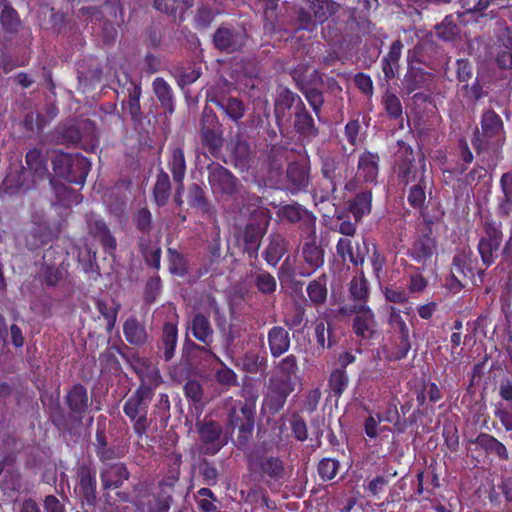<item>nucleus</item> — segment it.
Wrapping results in <instances>:
<instances>
[{
  "label": "nucleus",
  "mask_w": 512,
  "mask_h": 512,
  "mask_svg": "<svg viewBox=\"0 0 512 512\" xmlns=\"http://www.w3.org/2000/svg\"><path fill=\"white\" fill-rule=\"evenodd\" d=\"M248 469L265 483L283 482L286 477L284 461L274 455L254 453L248 457Z\"/></svg>",
  "instance_id": "obj_9"
},
{
  "label": "nucleus",
  "mask_w": 512,
  "mask_h": 512,
  "mask_svg": "<svg viewBox=\"0 0 512 512\" xmlns=\"http://www.w3.org/2000/svg\"><path fill=\"white\" fill-rule=\"evenodd\" d=\"M303 105L304 102L297 93L288 88L280 90L274 104V113L279 129H282L288 122V117L290 116L289 111L293 110L294 112L298 107Z\"/></svg>",
  "instance_id": "obj_25"
},
{
  "label": "nucleus",
  "mask_w": 512,
  "mask_h": 512,
  "mask_svg": "<svg viewBox=\"0 0 512 512\" xmlns=\"http://www.w3.org/2000/svg\"><path fill=\"white\" fill-rule=\"evenodd\" d=\"M276 214L282 221H286L290 224H298L302 231L315 237L317 218L312 211L308 210L303 205L297 202L281 204Z\"/></svg>",
  "instance_id": "obj_13"
},
{
  "label": "nucleus",
  "mask_w": 512,
  "mask_h": 512,
  "mask_svg": "<svg viewBox=\"0 0 512 512\" xmlns=\"http://www.w3.org/2000/svg\"><path fill=\"white\" fill-rule=\"evenodd\" d=\"M156 10L182 22L185 12L194 6L193 0H153Z\"/></svg>",
  "instance_id": "obj_38"
},
{
  "label": "nucleus",
  "mask_w": 512,
  "mask_h": 512,
  "mask_svg": "<svg viewBox=\"0 0 512 512\" xmlns=\"http://www.w3.org/2000/svg\"><path fill=\"white\" fill-rule=\"evenodd\" d=\"M200 139L202 146L213 157L220 155L224 145L223 125L208 105L204 106L200 119Z\"/></svg>",
  "instance_id": "obj_7"
},
{
  "label": "nucleus",
  "mask_w": 512,
  "mask_h": 512,
  "mask_svg": "<svg viewBox=\"0 0 512 512\" xmlns=\"http://www.w3.org/2000/svg\"><path fill=\"white\" fill-rule=\"evenodd\" d=\"M52 167L56 176L70 183L83 185L90 171L91 163L79 153L61 152L52 159Z\"/></svg>",
  "instance_id": "obj_6"
},
{
  "label": "nucleus",
  "mask_w": 512,
  "mask_h": 512,
  "mask_svg": "<svg viewBox=\"0 0 512 512\" xmlns=\"http://www.w3.org/2000/svg\"><path fill=\"white\" fill-rule=\"evenodd\" d=\"M436 254L437 242L435 238L431 236V233L418 236L406 252V255L420 264L422 268L431 263L433 256Z\"/></svg>",
  "instance_id": "obj_22"
},
{
  "label": "nucleus",
  "mask_w": 512,
  "mask_h": 512,
  "mask_svg": "<svg viewBox=\"0 0 512 512\" xmlns=\"http://www.w3.org/2000/svg\"><path fill=\"white\" fill-rule=\"evenodd\" d=\"M292 120L294 131L301 137L313 140L319 135V128L312 114L306 108V105L298 107L288 117V122Z\"/></svg>",
  "instance_id": "obj_27"
},
{
  "label": "nucleus",
  "mask_w": 512,
  "mask_h": 512,
  "mask_svg": "<svg viewBox=\"0 0 512 512\" xmlns=\"http://www.w3.org/2000/svg\"><path fill=\"white\" fill-rule=\"evenodd\" d=\"M153 199L158 207H163L167 204L171 194V182L167 172L160 169L157 176L156 182L153 187Z\"/></svg>",
  "instance_id": "obj_49"
},
{
  "label": "nucleus",
  "mask_w": 512,
  "mask_h": 512,
  "mask_svg": "<svg viewBox=\"0 0 512 512\" xmlns=\"http://www.w3.org/2000/svg\"><path fill=\"white\" fill-rule=\"evenodd\" d=\"M57 135L62 144H79L81 140L79 122H68L60 125L57 130Z\"/></svg>",
  "instance_id": "obj_62"
},
{
  "label": "nucleus",
  "mask_w": 512,
  "mask_h": 512,
  "mask_svg": "<svg viewBox=\"0 0 512 512\" xmlns=\"http://www.w3.org/2000/svg\"><path fill=\"white\" fill-rule=\"evenodd\" d=\"M127 94V100L123 102V108L127 109L131 119L134 123H141L143 120V113L140 105V98L142 95L141 84L129 80L124 86Z\"/></svg>",
  "instance_id": "obj_31"
},
{
  "label": "nucleus",
  "mask_w": 512,
  "mask_h": 512,
  "mask_svg": "<svg viewBox=\"0 0 512 512\" xmlns=\"http://www.w3.org/2000/svg\"><path fill=\"white\" fill-rule=\"evenodd\" d=\"M178 342V327L176 323L166 322L162 327L161 337L157 344V355L166 362L175 356Z\"/></svg>",
  "instance_id": "obj_28"
},
{
  "label": "nucleus",
  "mask_w": 512,
  "mask_h": 512,
  "mask_svg": "<svg viewBox=\"0 0 512 512\" xmlns=\"http://www.w3.org/2000/svg\"><path fill=\"white\" fill-rule=\"evenodd\" d=\"M482 233L478 239L477 252L485 269L495 264L501 255L504 242L503 225L500 220L486 216L481 222Z\"/></svg>",
  "instance_id": "obj_5"
},
{
  "label": "nucleus",
  "mask_w": 512,
  "mask_h": 512,
  "mask_svg": "<svg viewBox=\"0 0 512 512\" xmlns=\"http://www.w3.org/2000/svg\"><path fill=\"white\" fill-rule=\"evenodd\" d=\"M380 155L378 152L364 150L358 156L357 171L354 179L348 181L344 189L353 192L357 188V183L376 185L380 173Z\"/></svg>",
  "instance_id": "obj_10"
},
{
  "label": "nucleus",
  "mask_w": 512,
  "mask_h": 512,
  "mask_svg": "<svg viewBox=\"0 0 512 512\" xmlns=\"http://www.w3.org/2000/svg\"><path fill=\"white\" fill-rule=\"evenodd\" d=\"M381 104L387 116L392 120L402 119L403 107L400 98L389 89L382 96Z\"/></svg>",
  "instance_id": "obj_56"
},
{
  "label": "nucleus",
  "mask_w": 512,
  "mask_h": 512,
  "mask_svg": "<svg viewBox=\"0 0 512 512\" xmlns=\"http://www.w3.org/2000/svg\"><path fill=\"white\" fill-rule=\"evenodd\" d=\"M247 34L243 28L220 26L213 35L215 47L226 53L240 50L246 42Z\"/></svg>",
  "instance_id": "obj_21"
},
{
  "label": "nucleus",
  "mask_w": 512,
  "mask_h": 512,
  "mask_svg": "<svg viewBox=\"0 0 512 512\" xmlns=\"http://www.w3.org/2000/svg\"><path fill=\"white\" fill-rule=\"evenodd\" d=\"M373 193L371 189H364L347 200L348 211L353 215L355 222H361L372 210Z\"/></svg>",
  "instance_id": "obj_30"
},
{
  "label": "nucleus",
  "mask_w": 512,
  "mask_h": 512,
  "mask_svg": "<svg viewBox=\"0 0 512 512\" xmlns=\"http://www.w3.org/2000/svg\"><path fill=\"white\" fill-rule=\"evenodd\" d=\"M92 403L88 389L81 383L73 384L64 396L69 420L79 426L82 425L83 419L89 413Z\"/></svg>",
  "instance_id": "obj_12"
},
{
  "label": "nucleus",
  "mask_w": 512,
  "mask_h": 512,
  "mask_svg": "<svg viewBox=\"0 0 512 512\" xmlns=\"http://www.w3.org/2000/svg\"><path fill=\"white\" fill-rule=\"evenodd\" d=\"M408 188L407 202L415 210L427 208V190L431 193L432 181L428 178L414 182L406 186Z\"/></svg>",
  "instance_id": "obj_36"
},
{
  "label": "nucleus",
  "mask_w": 512,
  "mask_h": 512,
  "mask_svg": "<svg viewBox=\"0 0 512 512\" xmlns=\"http://www.w3.org/2000/svg\"><path fill=\"white\" fill-rule=\"evenodd\" d=\"M293 390V382L289 379L278 377L270 378L267 392L264 396V405L271 414L280 412Z\"/></svg>",
  "instance_id": "obj_18"
},
{
  "label": "nucleus",
  "mask_w": 512,
  "mask_h": 512,
  "mask_svg": "<svg viewBox=\"0 0 512 512\" xmlns=\"http://www.w3.org/2000/svg\"><path fill=\"white\" fill-rule=\"evenodd\" d=\"M79 132L81 140L79 145L86 152L93 153L99 147V135L94 121L85 119L79 122Z\"/></svg>",
  "instance_id": "obj_42"
},
{
  "label": "nucleus",
  "mask_w": 512,
  "mask_h": 512,
  "mask_svg": "<svg viewBox=\"0 0 512 512\" xmlns=\"http://www.w3.org/2000/svg\"><path fill=\"white\" fill-rule=\"evenodd\" d=\"M218 108L221 109L225 115L235 123H238L243 118L246 110L244 103L236 97L228 98L223 103V106Z\"/></svg>",
  "instance_id": "obj_61"
},
{
  "label": "nucleus",
  "mask_w": 512,
  "mask_h": 512,
  "mask_svg": "<svg viewBox=\"0 0 512 512\" xmlns=\"http://www.w3.org/2000/svg\"><path fill=\"white\" fill-rule=\"evenodd\" d=\"M152 88L155 96L164 109L166 115H172L175 111L174 94L169 83L162 77L153 80Z\"/></svg>",
  "instance_id": "obj_39"
},
{
  "label": "nucleus",
  "mask_w": 512,
  "mask_h": 512,
  "mask_svg": "<svg viewBox=\"0 0 512 512\" xmlns=\"http://www.w3.org/2000/svg\"><path fill=\"white\" fill-rule=\"evenodd\" d=\"M349 378L344 369H334L328 379V386L332 394L339 398L347 389Z\"/></svg>",
  "instance_id": "obj_59"
},
{
  "label": "nucleus",
  "mask_w": 512,
  "mask_h": 512,
  "mask_svg": "<svg viewBox=\"0 0 512 512\" xmlns=\"http://www.w3.org/2000/svg\"><path fill=\"white\" fill-rule=\"evenodd\" d=\"M187 202L191 208H198L203 212L209 210V201L206 197L204 184L192 183L187 190Z\"/></svg>",
  "instance_id": "obj_53"
},
{
  "label": "nucleus",
  "mask_w": 512,
  "mask_h": 512,
  "mask_svg": "<svg viewBox=\"0 0 512 512\" xmlns=\"http://www.w3.org/2000/svg\"><path fill=\"white\" fill-rule=\"evenodd\" d=\"M75 493L82 503L94 506L97 499L96 469L90 463H81L76 469Z\"/></svg>",
  "instance_id": "obj_15"
},
{
  "label": "nucleus",
  "mask_w": 512,
  "mask_h": 512,
  "mask_svg": "<svg viewBox=\"0 0 512 512\" xmlns=\"http://www.w3.org/2000/svg\"><path fill=\"white\" fill-rule=\"evenodd\" d=\"M187 332L201 344L186 338L184 348L188 351H198L206 356H215V353L210 348L213 343L214 330L212 328L210 319L203 313H195L188 321Z\"/></svg>",
  "instance_id": "obj_8"
},
{
  "label": "nucleus",
  "mask_w": 512,
  "mask_h": 512,
  "mask_svg": "<svg viewBox=\"0 0 512 512\" xmlns=\"http://www.w3.org/2000/svg\"><path fill=\"white\" fill-rule=\"evenodd\" d=\"M391 172L402 187L428 178L424 155L417 159L412 146L401 139L397 141V150L392 156Z\"/></svg>",
  "instance_id": "obj_1"
},
{
  "label": "nucleus",
  "mask_w": 512,
  "mask_h": 512,
  "mask_svg": "<svg viewBox=\"0 0 512 512\" xmlns=\"http://www.w3.org/2000/svg\"><path fill=\"white\" fill-rule=\"evenodd\" d=\"M233 84L224 78H220L214 84L206 89L207 102L215 104L217 107L223 106V103L231 98L230 92Z\"/></svg>",
  "instance_id": "obj_47"
},
{
  "label": "nucleus",
  "mask_w": 512,
  "mask_h": 512,
  "mask_svg": "<svg viewBox=\"0 0 512 512\" xmlns=\"http://www.w3.org/2000/svg\"><path fill=\"white\" fill-rule=\"evenodd\" d=\"M410 349L409 332L395 334L392 338L391 348L387 351L386 358L388 361H400L407 357Z\"/></svg>",
  "instance_id": "obj_50"
},
{
  "label": "nucleus",
  "mask_w": 512,
  "mask_h": 512,
  "mask_svg": "<svg viewBox=\"0 0 512 512\" xmlns=\"http://www.w3.org/2000/svg\"><path fill=\"white\" fill-rule=\"evenodd\" d=\"M125 340L133 346L141 347L148 341L149 335L145 324L135 316H129L123 323Z\"/></svg>",
  "instance_id": "obj_34"
},
{
  "label": "nucleus",
  "mask_w": 512,
  "mask_h": 512,
  "mask_svg": "<svg viewBox=\"0 0 512 512\" xmlns=\"http://www.w3.org/2000/svg\"><path fill=\"white\" fill-rule=\"evenodd\" d=\"M167 167L172 174V178L175 184L184 183L186 176V159L184 150L181 147H174L170 150V156L168 158Z\"/></svg>",
  "instance_id": "obj_43"
},
{
  "label": "nucleus",
  "mask_w": 512,
  "mask_h": 512,
  "mask_svg": "<svg viewBox=\"0 0 512 512\" xmlns=\"http://www.w3.org/2000/svg\"><path fill=\"white\" fill-rule=\"evenodd\" d=\"M196 430L199 436L201 452L213 456L226 444L227 438L223 435V428L215 420L204 418L196 422Z\"/></svg>",
  "instance_id": "obj_11"
},
{
  "label": "nucleus",
  "mask_w": 512,
  "mask_h": 512,
  "mask_svg": "<svg viewBox=\"0 0 512 512\" xmlns=\"http://www.w3.org/2000/svg\"><path fill=\"white\" fill-rule=\"evenodd\" d=\"M313 11L316 27L334 16L340 9V5L333 0H309Z\"/></svg>",
  "instance_id": "obj_48"
},
{
  "label": "nucleus",
  "mask_w": 512,
  "mask_h": 512,
  "mask_svg": "<svg viewBox=\"0 0 512 512\" xmlns=\"http://www.w3.org/2000/svg\"><path fill=\"white\" fill-rule=\"evenodd\" d=\"M286 189L293 195L306 192L310 182V167L305 163L294 161L286 169Z\"/></svg>",
  "instance_id": "obj_24"
},
{
  "label": "nucleus",
  "mask_w": 512,
  "mask_h": 512,
  "mask_svg": "<svg viewBox=\"0 0 512 512\" xmlns=\"http://www.w3.org/2000/svg\"><path fill=\"white\" fill-rule=\"evenodd\" d=\"M431 73L421 67L410 66L403 79V89L410 95L417 90L427 89L431 82Z\"/></svg>",
  "instance_id": "obj_32"
},
{
  "label": "nucleus",
  "mask_w": 512,
  "mask_h": 512,
  "mask_svg": "<svg viewBox=\"0 0 512 512\" xmlns=\"http://www.w3.org/2000/svg\"><path fill=\"white\" fill-rule=\"evenodd\" d=\"M129 478L130 471L123 462L105 464L100 470L102 488L107 491L122 488Z\"/></svg>",
  "instance_id": "obj_26"
},
{
  "label": "nucleus",
  "mask_w": 512,
  "mask_h": 512,
  "mask_svg": "<svg viewBox=\"0 0 512 512\" xmlns=\"http://www.w3.org/2000/svg\"><path fill=\"white\" fill-rule=\"evenodd\" d=\"M231 154L237 164L246 165L251 159V148L249 143L241 138L231 142Z\"/></svg>",
  "instance_id": "obj_64"
},
{
  "label": "nucleus",
  "mask_w": 512,
  "mask_h": 512,
  "mask_svg": "<svg viewBox=\"0 0 512 512\" xmlns=\"http://www.w3.org/2000/svg\"><path fill=\"white\" fill-rule=\"evenodd\" d=\"M285 241L280 236L273 237L263 252L264 260L275 267L285 253Z\"/></svg>",
  "instance_id": "obj_55"
},
{
  "label": "nucleus",
  "mask_w": 512,
  "mask_h": 512,
  "mask_svg": "<svg viewBox=\"0 0 512 512\" xmlns=\"http://www.w3.org/2000/svg\"><path fill=\"white\" fill-rule=\"evenodd\" d=\"M310 240L305 241L301 246L299 255L298 274L308 277L324 265L325 251L320 244L316 243V236L309 235Z\"/></svg>",
  "instance_id": "obj_16"
},
{
  "label": "nucleus",
  "mask_w": 512,
  "mask_h": 512,
  "mask_svg": "<svg viewBox=\"0 0 512 512\" xmlns=\"http://www.w3.org/2000/svg\"><path fill=\"white\" fill-rule=\"evenodd\" d=\"M293 20L297 30L313 32L317 29L309 0H303L294 6Z\"/></svg>",
  "instance_id": "obj_41"
},
{
  "label": "nucleus",
  "mask_w": 512,
  "mask_h": 512,
  "mask_svg": "<svg viewBox=\"0 0 512 512\" xmlns=\"http://www.w3.org/2000/svg\"><path fill=\"white\" fill-rule=\"evenodd\" d=\"M476 264L472 251L461 250L453 256L450 270L462 279H475Z\"/></svg>",
  "instance_id": "obj_33"
},
{
  "label": "nucleus",
  "mask_w": 512,
  "mask_h": 512,
  "mask_svg": "<svg viewBox=\"0 0 512 512\" xmlns=\"http://www.w3.org/2000/svg\"><path fill=\"white\" fill-rule=\"evenodd\" d=\"M471 442L484 449L487 454L497 456L500 460L507 461L509 459L506 446L493 435L480 433L476 439Z\"/></svg>",
  "instance_id": "obj_44"
},
{
  "label": "nucleus",
  "mask_w": 512,
  "mask_h": 512,
  "mask_svg": "<svg viewBox=\"0 0 512 512\" xmlns=\"http://www.w3.org/2000/svg\"><path fill=\"white\" fill-rule=\"evenodd\" d=\"M267 343L270 355L274 359L280 358L290 349V333L283 326H272L267 332Z\"/></svg>",
  "instance_id": "obj_29"
},
{
  "label": "nucleus",
  "mask_w": 512,
  "mask_h": 512,
  "mask_svg": "<svg viewBox=\"0 0 512 512\" xmlns=\"http://www.w3.org/2000/svg\"><path fill=\"white\" fill-rule=\"evenodd\" d=\"M256 416V398L233 400L227 412L228 427L235 431L237 437L235 445L239 449L245 448L253 437Z\"/></svg>",
  "instance_id": "obj_3"
},
{
  "label": "nucleus",
  "mask_w": 512,
  "mask_h": 512,
  "mask_svg": "<svg viewBox=\"0 0 512 512\" xmlns=\"http://www.w3.org/2000/svg\"><path fill=\"white\" fill-rule=\"evenodd\" d=\"M25 162L34 177V181L43 180L50 175L47 167L46 156L40 149H30L25 155Z\"/></svg>",
  "instance_id": "obj_40"
},
{
  "label": "nucleus",
  "mask_w": 512,
  "mask_h": 512,
  "mask_svg": "<svg viewBox=\"0 0 512 512\" xmlns=\"http://www.w3.org/2000/svg\"><path fill=\"white\" fill-rule=\"evenodd\" d=\"M506 139L504 122L500 115L489 108L482 112L480 130L475 129L471 143L479 155L488 150L500 149Z\"/></svg>",
  "instance_id": "obj_4"
},
{
  "label": "nucleus",
  "mask_w": 512,
  "mask_h": 512,
  "mask_svg": "<svg viewBox=\"0 0 512 512\" xmlns=\"http://www.w3.org/2000/svg\"><path fill=\"white\" fill-rule=\"evenodd\" d=\"M314 336L319 348H332L336 341L333 338L332 329L330 325L326 327L323 320L317 321L314 329Z\"/></svg>",
  "instance_id": "obj_63"
},
{
  "label": "nucleus",
  "mask_w": 512,
  "mask_h": 512,
  "mask_svg": "<svg viewBox=\"0 0 512 512\" xmlns=\"http://www.w3.org/2000/svg\"><path fill=\"white\" fill-rule=\"evenodd\" d=\"M293 79L296 82L297 89L304 95L315 115L319 117L324 105L323 92L300 80L299 77L296 76V73L293 75Z\"/></svg>",
  "instance_id": "obj_46"
},
{
  "label": "nucleus",
  "mask_w": 512,
  "mask_h": 512,
  "mask_svg": "<svg viewBox=\"0 0 512 512\" xmlns=\"http://www.w3.org/2000/svg\"><path fill=\"white\" fill-rule=\"evenodd\" d=\"M3 1L4 8L0 14L2 28L8 33H16L21 25L19 14L7 0Z\"/></svg>",
  "instance_id": "obj_57"
},
{
  "label": "nucleus",
  "mask_w": 512,
  "mask_h": 512,
  "mask_svg": "<svg viewBox=\"0 0 512 512\" xmlns=\"http://www.w3.org/2000/svg\"><path fill=\"white\" fill-rule=\"evenodd\" d=\"M336 252L343 261L348 260L354 266L362 265L364 262V255L355 251L352 240L347 237L339 238L336 244Z\"/></svg>",
  "instance_id": "obj_52"
},
{
  "label": "nucleus",
  "mask_w": 512,
  "mask_h": 512,
  "mask_svg": "<svg viewBox=\"0 0 512 512\" xmlns=\"http://www.w3.org/2000/svg\"><path fill=\"white\" fill-rule=\"evenodd\" d=\"M174 485L166 481L159 482V491L139 500L138 509L141 512H169L173 502Z\"/></svg>",
  "instance_id": "obj_20"
},
{
  "label": "nucleus",
  "mask_w": 512,
  "mask_h": 512,
  "mask_svg": "<svg viewBox=\"0 0 512 512\" xmlns=\"http://www.w3.org/2000/svg\"><path fill=\"white\" fill-rule=\"evenodd\" d=\"M343 165H345L344 161L335 157L327 156L322 159L321 173L325 179L331 182L333 189L336 186V182L343 177L341 173Z\"/></svg>",
  "instance_id": "obj_54"
},
{
  "label": "nucleus",
  "mask_w": 512,
  "mask_h": 512,
  "mask_svg": "<svg viewBox=\"0 0 512 512\" xmlns=\"http://www.w3.org/2000/svg\"><path fill=\"white\" fill-rule=\"evenodd\" d=\"M267 368L268 357L265 351L249 350L242 357V369L247 373L264 374Z\"/></svg>",
  "instance_id": "obj_45"
},
{
  "label": "nucleus",
  "mask_w": 512,
  "mask_h": 512,
  "mask_svg": "<svg viewBox=\"0 0 512 512\" xmlns=\"http://www.w3.org/2000/svg\"><path fill=\"white\" fill-rule=\"evenodd\" d=\"M348 292L349 303L343 307V310L370 307V285L363 271L350 280Z\"/></svg>",
  "instance_id": "obj_23"
},
{
  "label": "nucleus",
  "mask_w": 512,
  "mask_h": 512,
  "mask_svg": "<svg viewBox=\"0 0 512 512\" xmlns=\"http://www.w3.org/2000/svg\"><path fill=\"white\" fill-rule=\"evenodd\" d=\"M343 311L347 316H353L351 328L358 339L369 342L377 336L376 315L370 307Z\"/></svg>",
  "instance_id": "obj_14"
},
{
  "label": "nucleus",
  "mask_w": 512,
  "mask_h": 512,
  "mask_svg": "<svg viewBox=\"0 0 512 512\" xmlns=\"http://www.w3.org/2000/svg\"><path fill=\"white\" fill-rule=\"evenodd\" d=\"M306 292L313 305L319 306L325 304L328 295L326 274H322L310 281L306 287Z\"/></svg>",
  "instance_id": "obj_51"
},
{
  "label": "nucleus",
  "mask_w": 512,
  "mask_h": 512,
  "mask_svg": "<svg viewBox=\"0 0 512 512\" xmlns=\"http://www.w3.org/2000/svg\"><path fill=\"white\" fill-rule=\"evenodd\" d=\"M208 183L215 195L232 196L237 193L238 179L224 166L212 162L207 166Z\"/></svg>",
  "instance_id": "obj_17"
},
{
  "label": "nucleus",
  "mask_w": 512,
  "mask_h": 512,
  "mask_svg": "<svg viewBox=\"0 0 512 512\" xmlns=\"http://www.w3.org/2000/svg\"><path fill=\"white\" fill-rule=\"evenodd\" d=\"M88 234L97 239L106 254L114 255L117 249V240L111 233L106 221L93 212L86 215Z\"/></svg>",
  "instance_id": "obj_19"
},
{
  "label": "nucleus",
  "mask_w": 512,
  "mask_h": 512,
  "mask_svg": "<svg viewBox=\"0 0 512 512\" xmlns=\"http://www.w3.org/2000/svg\"><path fill=\"white\" fill-rule=\"evenodd\" d=\"M275 369L280 374L279 378L292 381V378L296 376L299 369L298 359L294 354H288L277 362Z\"/></svg>",
  "instance_id": "obj_60"
},
{
  "label": "nucleus",
  "mask_w": 512,
  "mask_h": 512,
  "mask_svg": "<svg viewBox=\"0 0 512 512\" xmlns=\"http://www.w3.org/2000/svg\"><path fill=\"white\" fill-rule=\"evenodd\" d=\"M261 233L258 227L248 224L243 233L245 251L250 257H256L260 246Z\"/></svg>",
  "instance_id": "obj_58"
},
{
  "label": "nucleus",
  "mask_w": 512,
  "mask_h": 512,
  "mask_svg": "<svg viewBox=\"0 0 512 512\" xmlns=\"http://www.w3.org/2000/svg\"><path fill=\"white\" fill-rule=\"evenodd\" d=\"M402 49V41L399 39L395 40L391 44L389 52L381 60V69L386 83H389V81L394 79L399 71Z\"/></svg>",
  "instance_id": "obj_35"
},
{
  "label": "nucleus",
  "mask_w": 512,
  "mask_h": 512,
  "mask_svg": "<svg viewBox=\"0 0 512 512\" xmlns=\"http://www.w3.org/2000/svg\"><path fill=\"white\" fill-rule=\"evenodd\" d=\"M153 397L154 387L142 380L123 404V413L129 418L133 431L140 440L147 435L151 426L148 412Z\"/></svg>",
  "instance_id": "obj_2"
},
{
  "label": "nucleus",
  "mask_w": 512,
  "mask_h": 512,
  "mask_svg": "<svg viewBox=\"0 0 512 512\" xmlns=\"http://www.w3.org/2000/svg\"><path fill=\"white\" fill-rule=\"evenodd\" d=\"M499 186L501 195L497 199L496 212L500 217H509L512 214V172L501 175Z\"/></svg>",
  "instance_id": "obj_37"
}]
</instances>
